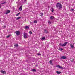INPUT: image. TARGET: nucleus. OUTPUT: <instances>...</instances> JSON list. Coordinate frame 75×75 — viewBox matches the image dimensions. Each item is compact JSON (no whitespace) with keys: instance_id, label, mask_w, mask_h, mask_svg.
<instances>
[{"instance_id":"6ab92c4d","label":"nucleus","mask_w":75,"mask_h":75,"mask_svg":"<svg viewBox=\"0 0 75 75\" xmlns=\"http://www.w3.org/2000/svg\"><path fill=\"white\" fill-rule=\"evenodd\" d=\"M34 23H37V20L34 21Z\"/></svg>"},{"instance_id":"0eeeda50","label":"nucleus","mask_w":75,"mask_h":75,"mask_svg":"<svg viewBox=\"0 0 75 75\" xmlns=\"http://www.w3.org/2000/svg\"><path fill=\"white\" fill-rule=\"evenodd\" d=\"M10 10H7L6 12L5 13V14H7L8 13H10Z\"/></svg>"},{"instance_id":"a878e982","label":"nucleus","mask_w":75,"mask_h":75,"mask_svg":"<svg viewBox=\"0 0 75 75\" xmlns=\"http://www.w3.org/2000/svg\"><path fill=\"white\" fill-rule=\"evenodd\" d=\"M49 62L50 64H52V61H50Z\"/></svg>"},{"instance_id":"4468645a","label":"nucleus","mask_w":75,"mask_h":75,"mask_svg":"<svg viewBox=\"0 0 75 75\" xmlns=\"http://www.w3.org/2000/svg\"><path fill=\"white\" fill-rule=\"evenodd\" d=\"M42 40V41H43V40H45V37H43L41 39Z\"/></svg>"},{"instance_id":"f257e3e1","label":"nucleus","mask_w":75,"mask_h":75,"mask_svg":"<svg viewBox=\"0 0 75 75\" xmlns=\"http://www.w3.org/2000/svg\"><path fill=\"white\" fill-rule=\"evenodd\" d=\"M56 7H57L58 9H61L62 8V5L61 4V3H57L56 5Z\"/></svg>"},{"instance_id":"2eb2a0df","label":"nucleus","mask_w":75,"mask_h":75,"mask_svg":"<svg viewBox=\"0 0 75 75\" xmlns=\"http://www.w3.org/2000/svg\"><path fill=\"white\" fill-rule=\"evenodd\" d=\"M40 16L41 17H43V13H41L40 14Z\"/></svg>"},{"instance_id":"423d86ee","label":"nucleus","mask_w":75,"mask_h":75,"mask_svg":"<svg viewBox=\"0 0 75 75\" xmlns=\"http://www.w3.org/2000/svg\"><path fill=\"white\" fill-rule=\"evenodd\" d=\"M15 33L17 35H18L20 34V33L19 31H17L15 32Z\"/></svg>"},{"instance_id":"c756f323","label":"nucleus","mask_w":75,"mask_h":75,"mask_svg":"<svg viewBox=\"0 0 75 75\" xmlns=\"http://www.w3.org/2000/svg\"><path fill=\"white\" fill-rule=\"evenodd\" d=\"M38 55H41V54H38Z\"/></svg>"},{"instance_id":"c85d7f7f","label":"nucleus","mask_w":75,"mask_h":75,"mask_svg":"<svg viewBox=\"0 0 75 75\" xmlns=\"http://www.w3.org/2000/svg\"><path fill=\"white\" fill-rule=\"evenodd\" d=\"M74 11V9H72L71 10V11Z\"/></svg>"},{"instance_id":"cd10ccee","label":"nucleus","mask_w":75,"mask_h":75,"mask_svg":"<svg viewBox=\"0 0 75 75\" xmlns=\"http://www.w3.org/2000/svg\"><path fill=\"white\" fill-rule=\"evenodd\" d=\"M4 3H5V2L1 3V4H4Z\"/></svg>"},{"instance_id":"a211bd4d","label":"nucleus","mask_w":75,"mask_h":75,"mask_svg":"<svg viewBox=\"0 0 75 75\" xmlns=\"http://www.w3.org/2000/svg\"><path fill=\"white\" fill-rule=\"evenodd\" d=\"M44 32H45V33H48V31L46 30L45 29L44 30Z\"/></svg>"},{"instance_id":"393cba45","label":"nucleus","mask_w":75,"mask_h":75,"mask_svg":"<svg viewBox=\"0 0 75 75\" xmlns=\"http://www.w3.org/2000/svg\"><path fill=\"white\" fill-rule=\"evenodd\" d=\"M20 14V13H19L18 14H16V16H18V15H19V14Z\"/></svg>"},{"instance_id":"4be33fe9","label":"nucleus","mask_w":75,"mask_h":75,"mask_svg":"<svg viewBox=\"0 0 75 75\" xmlns=\"http://www.w3.org/2000/svg\"><path fill=\"white\" fill-rule=\"evenodd\" d=\"M29 34H32V32L31 31H30L29 32Z\"/></svg>"},{"instance_id":"20e7f679","label":"nucleus","mask_w":75,"mask_h":75,"mask_svg":"<svg viewBox=\"0 0 75 75\" xmlns=\"http://www.w3.org/2000/svg\"><path fill=\"white\" fill-rule=\"evenodd\" d=\"M56 67L60 69H63V68H64V67H63L62 66H59V65L56 66Z\"/></svg>"},{"instance_id":"ddd939ff","label":"nucleus","mask_w":75,"mask_h":75,"mask_svg":"<svg viewBox=\"0 0 75 75\" xmlns=\"http://www.w3.org/2000/svg\"><path fill=\"white\" fill-rule=\"evenodd\" d=\"M25 29H29V27L28 26H26L25 28Z\"/></svg>"},{"instance_id":"2f4dec72","label":"nucleus","mask_w":75,"mask_h":75,"mask_svg":"<svg viewBox=\"0 0 75 75\" xmlns=\"http://www.w3.org/2000/svg\"><path fill=\"white\" fill-rule=\"evenodd\" d=\"M26 0H24V2H25L26 1Z\"/></svg>"},{"instance_id":"f8f14e48","label":"nucleus","mask_w":75,"mask_h":75,"mask_svg":"<svg viewBox=\"0 0 75 75\" xmlns=\"http://www.w3.org/2000/svg\"><path fill=\"white\" fill-rule=\"evenodd\" d=\"M31 71H32V72H36V71H37V70H36L35 69H32L31 70Z\"/></svg>"},{"instance_id":"1a4fd4ad","label":"nucleus","mask_w":75,"mask_h":75,"mask_svg":"<svg viewBox=\"0 0 75 75\" xmlns=\"http://www.w3.org/2000/svg\"><path fill=\"white\" fill-rule=\"evenodd\" d=\"M23 8V6H21L19 8V10L20 11H21L22 10V8Z\"/></svg>"},{"instance_id":"5701e85b","label":"nucleus","mask_w":75,"mask_h":75,"mask_svg":"<svg viewBox=\"0 0 75 75\" xmlns=\"http://www.w3.org/2000/svg\"><path fill=\"white\" fill-rule=\"evenodd\" d=\"M10 37V35H8L7 36V38H8V37Z\"/></svg>"},{"instance_id":"b1692460","label":"nucleus","mask_w":75,"mask_h":75,"mask_svg":"<svg viewBox=\"0 0 75 75\" xmlns=\"http://www.w3.org/2000/svg\"><path fill=\"white\" fill-rule=\"evenodd\" d=\"M59 50L60 51H62V50L63 49L62 48H61V49H60Z\"/></svg>"},{"instance_id":"39448f33","label":"nucleus","mask_w":75,"mask_h":75,"mask_svg":"<svg viewBox=\"0 0 75 75\" xmlns=\"http://www.w3.org/2000/svg\"><path fill=\"white\" fill-rule=\"evenodd\" d=\"M61 59H67V57L64 56H63L61 57Z\"/></svg>"},{"instance_id":"bb28decb","label":"nucleus","mask_w":75,"mask_h":75,"mask_svg":"<svg viewBox=\"0 0 75 75\" xmlns=\"http://www.w3.org/2000/svg\"><path fill=\"white\" fill-rule=\"evenodd\" d=\"M48 23H49V24H51V21H48Z\"/></svg>"},{"instance_id":"7ed1b4c3","label":"nucleus","mask_w":75,"mask_h":75,"mask_svg":"<svg viewBox=\"0 0 75 75\" xmlns=\"http://www.w3.org/2000/svg\"><path fill=\"white\" fill-rule=\"evenodd\" d=\"M67 44L68 42H65L64 44H60L59 45L62 47H65V46L67 45Z\"/></svg>"},{"instance_id":"412c9836","label":"nucleus","mask_w":75,"mask_h":75,"mask_svg":"<svg viewBox=\"0 0 75 75\" xmlns=\"http://www.w3.org/2000/svg\"><path fill=\"white\" fill-rule=\"evenodd\" d=\"M56 72L57 73V74H61V72H59V71H56Z\"/></svg>"},{"instance_id":"473e14b6","label":"nucleus","mask_w":75,"mask_h":75,"mask_svg":"<svg viewBox=\"0 0 75 75\" xmlns=\"http://www.w3.org/2000/svg\"><path fill=\"white\" fill-rule=\"evenodd\" d=\"M0 8H1V7L0 6Z\"/></svg>"},{"instance_id":"9b49d317","label":"nucleus","mask_w":75,"mask_h":75,"mask_svg":"<svg viewBox=\"0 0 75 75\" xmlns=\"http://www.w3.org/2000/svg\"><path fill=\"white\" fill-rule=\"evenodd\" d=\"M1 73H2V74H6V71H4L3 70L1 71Z\"/></svg>"},{"instance_id":"9d476101","label":"nucleus","mask_w":75,"mask_h":75,"mask_svg":"<svg viewBox=\"0 0 75 75\" xmlns=\"http://www.w3.org/2000/svg\"><path fill=\"white\" fill-rule=\"evenodd\" d=\"M54 18V17L53 16H51L50 17V19H51V20H53Z\"/></svg>"},{"instance_id":"6e6552de","label":"nucleus","mask_w":75,"mask_h":75,"mask_svg":"<svg viewBox=\"0 0 75 75\" xmlns=\"http://www.w3.org/2000/svg\"><path fill=\"white\" fill-rule=\"evenodd\" d=\"M70 45L71 48H74V46L72 44H70Z\"/></svg>"},{"instance_id":"7c9ffc66","label":"nucleus","mask_w":75,"mask_h":75,"mask_svg":"<svg viewBox=\"0 0 75 75\" xmlns=\"http://www.w3.org/2000/svg\"><path fill=\"white\" fill-rule=\"evenodd\" d=\"M4 28H6V26H4Z\"/></svg>"},{"instance_id":"aec40b11","label":"nucleus","mask_w":75,"mask_h":75,"mask_svg":"<svg viewBox=\"0 0 75 75\" xmlns=\"http://www.w3.org/2000/svg\"><path fill=\"white\" fill-rule=\"evenodd\" d=\"M18 45L17 44H16L15 45V47H18Z\"/></svg>"},{"instance_id":"f03ea898","label":"nucleus","mask_w":75,"mask_h":75,"mask_svg":"<svg viewBox=\"0 0 75 75\" xmlns=\"http://www.w3.org/2000/svg\"><path fill=\"white\" fill-rule=\"evenodd\" d=\"M24 38H27L28 37V35L27 34V33H24Z\"/></svg>"},{"instance_id":"f3484780","label":"nucleus","mask_w":75,"mask_h":75,"mask_svg":"<svg viewBox=\"0 0 75 75\" xmlns=\"http://www.w3.org/2000/svg\"><path fill=\"white\" fill-rule=\"evenodd\" d=\"M51 9H52L51 11H52V12L53 13V12H54V9H53V8H52Z\"/></svg>"},{"instance_id":"dca6fc26","label":"nucleus","mask_w":75,"mask_h":75,"mask_svg":"<svg viewBox=\"0 0 75 75\" xmlns=\"http://www.w3.org/2000/svg\"><path fill=\"white\" fill-rule=\"evenodd\" d=\"M21 18V17H18L17 18L16 20H19V19H20Z\"/></svg>"}]
</instances>
